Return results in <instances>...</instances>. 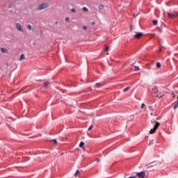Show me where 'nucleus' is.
<instances>
[{
    "label": "nucleus",
    "mask_w": 178,
    "mask_h": 178,
    "mask_svg": "<svg viewBox=\"0 0 178 178\" xmlns=\"http://www.w3.org/2000/svg\"><path fill=\"white\" fill-rule=\"evenodd\" d=\"M177 108H178V102H177V103L174 106L173 109H177Z\"/></svg>",
    "instance_id": "a211bd4d"
},
{
    "label": "nucleus",
    "mask_w": 178,
    "mask_h": 178,
    "mask_svg": "<svg viewBox=\"0 0 178 178\" xmlns=\"http://www.w3.org/2000/svg\"><path fill=\"white\" fill-rule=\"evenodd\" d=\"M109 49V47H106V49H105V51H108V50Z\"/></svg>",
    "instance_id": "c756f323"
},
{
    "label": "nucleus",
    "mask_w": 178,
    "mask_h": 178,
    "mask_svg": "<svg viewBox=\"0 0 178 178\" xmlns=\"http://www.w3.org/2000/svg\"><path fill=\"white\" fill-rule=\"evenodd\" d=\"M95 86L96 87H99V86H101V83H96Z\"/></svg>",
    "instance_id": "b1692460"
},
{
    "label": "nucleus",
    "mask_w": 178,
    "mask_h": 178,
    "mask_svg": "<svg viewBox=\"0 0 178 178\" xmlns=\"http://www.w3.org/2000/svg\"><path fill=\"white\" fill-rule=\"evenodd\" d=\"M82 10H83V12H88V8H87V7H83L82 8Z\"/></svg>",
    "instance_id": "ddd939ff"
},
{
    "label": "nucleus",
    "mask_w": 178,
    "mask_h": 178,
    "mask_svg": "<svg viewBox=\"0 0 178 178\" xmlns=\"http://www.w3.org/2000/svg\"><path fill=\"white\" fill-rule=\"evenodd\" d=\"M49 86V81H46L44 83V88H48V86Z\"/></svg>",
    "instance_id": "0eeeda50"
},
{
    "label": "nucleus",
    "mask_w": 178,
    "mask_h": 178,
    "mask_svg": "<svg viewBox=\"0 0 178 178\" xmlns=\"http://www.w3.org/2000/svg\"><path fill=\"white\" fill-rule=\"evenodd\" d=\"M92 24H95V22H92Z\"/></svg>",
    "instance_id": "c9c22d12"
},
{
    "label": "nucleus",
    "mask_w": 178,
    "mask_h": 178,
    "mask_svg": "<svg viewBox=\"0 0 178 178\" xmlns=\"http://www.w3.org/2000/svg\"><path fill=\"white\" fill-rule=\"evenodd\" d=\"M79 147H80V148H83L84 147V142L81 141L79 143Z\"/></svg>",
    "instance_id": "1a4fd4ad"
},
{
    "label": "nucleus",
    "mask_w": 178,
    "mask_h": 178,
    "mask_svg": "<svg viewBox=\"0 0 178 178\" xmlns=\"http://www.w3.org/2000/svg\"><path fill=\"white\" fill-rule=\"evenodd\" d=\"M148 108L149 109V111H153V110H152V106H148Z\"/></svg>",
    "instance_id": "bb28decb"
},
{
    "label": "nucleus",
    "mask_w": 178,
    "mask_h": 178,
    "mask_svg": "<svg viewBox=\"0 0 178 178\" xmlns=\"http://www.w3.org/2000/svg\"><path fill=\"white\" fill-rule=\"evenodd\" d=\"M71 10H72V12H73L74 13H76V9L72 8Z\"/></svg>",
    "instance_id": "a878e982"
},
{
    "label": "nucleus",
    "mask_w": 178,
    "mask_h": 178,
    "mask_svg": "<svg viewBox=\"0 0 178 178\" xmlns=\"http://www.w3.org/2000/svg\"><path fill=\"white\" fill-rule=\"evenodd\" d=\"M152 165H149V166L147 168V169H149V168H152L153 166H155V165H156V164H155V163H152Z\"/></svg>",
    "instance_id": "f8f14e48"
},
{
    "label": "nucleus",
    "mask_w": 178,
    "mask_h": 178,
    "mask_svg": "<svg viewBox=\"0 0 178 178\" xmlns=\"http://www.w3.org/2000/svg\"><path fill=\"white\" fill-rule=\"evenodd\" d=\"M82 29H83V30H87V26H83Z\"/></svg>",
    "instance_id": "473e14b6"
},
{
    "label": "nucleus",
    "mask_w": 178,
    "mask_h": 178,
    "mask_svg": "<svg viewBox=\"0 0 178 178\" xmlns=\"http://www.w3.org/2000/svg\"><path fill=\"white\" fill-rule=\"evenodd\" d=\"M27 29H28V30H31V25L28 24L27 25Z\"/></svg>",
    "instance_id": "6ab92c4d"
},
{
    "label": "nucleus",
    "mask_w": 178,
    "mask_h": 178,
    "mask_svg": "<svg viewBox=\"0 0 178 178\" xmlns=\"http://www.w3.org/2000/svg\"><path fill=\"white\" fill-rule=\"evenodd\" d=\"M65 22H70V18L65 17Z\"/></svg>",
    "instance_id": "4be33fe9"
},
{
    "label": "nucleus",
    "mask_w": 178,
    "mask_h": 178,
    "mask_svg": "<svg viewBox=\"0 0 178 178\" xmlns=\"http://www.w3.org/2000/svg\"><path fill=\"white\" fill-rule=\"evenodd\" d=\"M152 92H158V89L156 88L152 89Z\"/></svg>",
    "instance_id": "412c9836"
},
{
    "label": "nucleus",
    "mask_w": 178,
    "mask_h": 178,
    "mask_svg": "<svg viewBox=\"0 0 178 178\" xmlns=\"http://www.w3.org/2000/svg\"><path fill=\"white\" fill-rule=\"evenodd\" d=\"M150 115L152 116V113H151Z\"/></svg>",
    "instance_id": "4c0bfd02"
},
{
    "label": "nucleus",
    "mask_w": 178,
    "mask_h": 178,
    "mask_svg": "<svg viewBox=\"0 0 178 178\" xmlns=\"http://www.w3.org/2000/svg\"><path fill=\"white\" fill-rule=\"evenodd\" d=\"M167 15L170 17V19H172V17H176V13L175 14H172L170 13H168Z\"/></svg>",
    "instance_id": "423d86ee"
},
{
    "label": "nucleus",
    "mask_w": 178,
    "mask_h": 178,
    "mask_svg": "<svg viewBox=\"0 0 178 178\" xmlns=\"http://www.w3.org/2000/svg\"><path fill=\"white\" fill-rule=\"evenodd\" d=\"M177 98H178V96H177Z\"/></svg>",
    "instance_id": "58836bf2"
},
{
    "label": "nucleus",
    "mask_w": 178,
    "mask_h": 178,
    "mask_svg": "<svg viewBox=\"0 0 178 178\" xmlns=\"http://www.w3.org/2000/svg\"><path fill=\"white\" fill-rule=\"evenodd\" d=\"M140 108H141V109H143V108H145V104H142Z\"/></svg>",
    "instance_id": "5701e85b"
},
{
    "label": "nucleus",
    "mask_w": 178,
    "mask_h": 178,
    "mask_svg": "<svg viewBox=\"0 0 178 178\" xmlns=\"http://www.w3.org/2000/svg\"><path fill=\"white\" fill-rule=\"evenodd\" d=\"M52 141H54L55 144H58V141L56 140V139H53Z\"/></svg>",
    "instance_id": "cd10ccee"
},
{
    "label": "nucleus",
    "mask_w": 178,
    "mask_h": 178,
    "mask_svg": "<svg viewBox=\"0 0 178 178\" xmlns=\"http://www.w3.org/2000/svg\"><path fill=\"white\" fill-rule=\"evenodd\" d=\"M128 90H130V87H127L123 89L124 92L128 91Z\"/></svg>",
    "instance_id": "f3484780"
},
{
    "label": "nucleus",
    "mask_w": 178,
    "mask_h": 178,
    "mask_svg": "<svg viewBox=\"0 0 178 178\" xmlns=\"http://www.w3.org/2000/svg\"><path fill=\"white\" fill-rule=\"evenodd\" d=\"M79 173H80V171H79V170H77L76 171L75 174H74V177H77V175H78Z\"/></svg>",
    "instance_id": "dca6fc26"
},
{
    "label": "nucleus",
    "mask_w": 178,
    "mask_h": 178,
    "mask_svg": "<svg viewBox=\"0 0 178 178\" xmlns=\"http://www.w3.org/2000/svg\"><path fill=\"white\" fill-rule=\"evenodd\" d=\"M125 178H137V177L136 176H133V177H127V176H124Z\"/></svg>",
    "instance_id": "393cba45"
},
{
    "label": "nucleus",
    "mask_w": 178,
    "mask_h": 178,
    "mask_svg": "<svg viewBox=\"0 0 178 178\" xmlns=\"http://www.w3.org/2000/svg\"><path fill=\"white\" fill-rule=\"evenodd\" d=\"M178 16V11L175 13V17H177Z\"/></svg>",
    "instance_id": "2f4dec72"
},
{
    "label": "nucleus",
    "mask_w": 178,
    "mask_h": 178,
    "mask_svg": "<svg viewBox=\"0 0 178 178\" xmlns=\"http://www.w3.org/2000/svg\"><path fill=\"white\" fill-rule=\"evenodd\" d=\"M49 5L47 3H43L40 4L38 7V10H42V9H47L48 8Z\"/></svg>",
    "instance_id": "f03ea898"
},
{
    "label": "nucleus",
    "mask_w": 178,
    "mask_h": 178,
    "mask_svg": "<svg viewBox=\"0 0 178 178\" xmlns=\"http://www.w3.org/2000/svg\"><path fill=\"white\" fill-rule=\"evenodd\" d=\"M156 67H157V69H159L161 67V63H159V62L156 63Z\"/></svg>",
    "instance_id": "4468645a"
},
{
    "label": "nucleus",
    "mask_w": 178,
    "mask_h": 178,
    "mask_svg": "<svg viewBox=\"0 0 178 178\" xmlns=\"http://www.w3.org/2000/svg\"><path fill=\"white\" fill-rule=\"evenodd\" d=\"M25 57H24V54H22L19 57V60H23V59H24Z\"/></svg>",
    "instance_id": "9b49d317"
},
{
    "label": "nucleus",
    "mask_w": 178,
    "mask_h": 178,
    "mask_svg": "<svg viewBox=\"0 0 178 178\" xmlns=\"http://www.w3.org/2000/svg\"><path fill=\"white\" fill-rule=\"evenodd\" d=\"M136 16H138V13L134 14V17H136Z\"/></svg>",
    "instance_id": "7c9ffc66"
},
{
    "label": "nucleus",
    "mask_w": 178,
    "mask_h": 178,
    "mask_svg": "<svg viewBox=\"0 0 178 178\" xmlns=\"http://www.w3.org/2000/svg\"><path fill=\"white\" fill-rule=\"evenodd\" d=\"M91 129H92V125H91V126L88 129V130H91Z\"/></svg>",
    "instance_id": "72a5a7b5"
},
{
    "label": "nucleus",
    "mask_w": 178,
    "mask_h": 178,
    "mask_svg": "<svg viewBox=\"0 0 178 178\" xmlns=\"http://www.w3.org/2000/svg\"><path fill=\"white\" fill-rule=\"evenodd\" d=\"M143 34L144 33H143L142 32H138L134 35V38H136V39L141 38V37H143Z\"/></svg>",
    "instance_id": "20e7f679"
},
{
    "label": "nucleus",
    "mask_w": 178,
    "mask_h": 178,
    "mask_svg": "<svg viewBox=\"0 0 178 178\" xmlns=\"http://www.w3.org/2000/svg\"><path fill=\"white\" fill-rule=\"evenodd\" d=\"M145 172L142 171V172H139L136 173V176H138V177L139 178H144L145 177Z\"/></svg>",
    "instance_id": "7ed1b4c3"
},
{
    "label": "nucleus",
    "mask_w": 178,
    "mask_h": 178,
    "mask_svg": "<svg viewBox=\"0 0 178 178\" xmlns=\"http://www.w3.org/2000/svg\"><path fill=\"white\" fill-rule=\"evenodd\" d=\"M56 24H58V22H56Z\"/></svg>",
    "instance_id": "e433bc0d"
},
{
    "label": "nucleus",
    "mask_w": 178,
    "mask_h": 178,
    "mask_svg": "<svg viewBox=\"0 0 178 178\" xmlns=\"http://www.w3.org/2000/svg\"><path fill=\"white\" fill-rule=\"evenodd\" d=\"M157 98H162L163 95H156Z\"/></svg>",
    "instance_id": "c85d7f7f"
},
{
    "label": "nucleus",
    "mask_w": 178,
    "mask_h": 178,
    "mask_svg": "<svg viewBox=\"0 0 178 178\" xmlns=\"http://www.w3.org/2000/svg\"><path fill=\"white\" fill-rule=\"evenodd\" d=\"M16 27L18 31H21L22 33H23V29H22V25H20V24L17 23Z\"/></svg>",
    "instance_id": "39448f33"
},
{
    "label": "nucleus",
    "mask_w": 178,
    "mask_h": 178,
    "mask_svg": "<svg viewBox=\"0 0 178 178\" xmlns=\"http://www.w3.org/2000/svg\"><path fill=\"white\" fill-rule=\"evenodd\" d=\"M138 70H140V67L136 66V67H135V72H137Z\"/></svg>",
    "instance_id": "aec40b11"
},
{
    "label": "nucleus",
    "mask_w": 178,
    "mask_h": 178,
    "mask_svg": "<svg viewBox=\"0 0 178 178\" xmlns=\"http://www.w3.org/2000/svg\"><path fill=\"white\" fill-rule=\"evenodd\" d=\"M161 125V123L158 122H156V124L154 127L153 129H152L149 131L150 134H154V133L155 131H156V129L159 127V126Z\"/></svg>",
    "instance_id": "f257e3e1"
},
{
    "label": "nucleus",
    "mask_w": 178,
    "mask_h": 178,
    "mask_svg": "<svg viewBox=\"0 0 178 178\" xmlns=\"http://www.w3.org/2000/svg\"><path fill=\"white\" fill-rule=\"evenodd\" d=\"M1 51L3 54H6L8 52V50L5 48H1Z\"/></svg>",
    "instance_id": "6e6552de"
},
{
    "label": "nucleus",
    "mask_w": 178,
    "mask_h": 178,
    "mask_svg": "<svg viewBox=\"0 0 178 178\" xmlns=\"http://www.w3.org/2000/svg\"><path fill=\"white\" fill-rule=\"evenodd\" d=\"M100 161H101V159H96V162H99Z\"/></svg>",
    "instance_id": "f704fd0d"
},
{
    "label": "nucleus",
    "mask_w": 178,
    "mask_h": 178,
    "mask_svg": "<svg viewBox=\"0 0 178 178\" xmlns=\"http://www.w3.org/2000/svg\"><path fill=\"white\" fill-rule=\"evenodd\" d=\"M153 24L154 26H156L158 24V20L156 19L153 20Z\"/></svg>",
    "instance_id": "9d476101"
},
{
    "label": "nucleus",
    "mask_w": 178,
    "mask_h": 178,
    "mask_svg": "<svg viewBox=\"0 0 178 178\" xmlns=\"http://www.w3.org/2000/svg\"><path fill=\"white\" fill-rule=\"evenodd\" d=\"M99 9H100V10H102V9H104V5H102V4L99 5Z\"/></svg>",
    "instance_id": "2eb2a0df"
}]
</instances>
